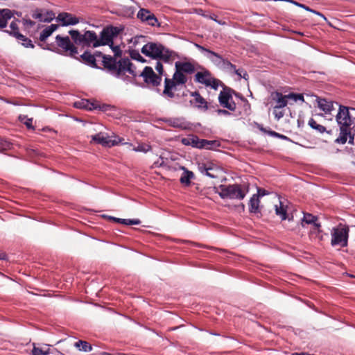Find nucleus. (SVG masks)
<instances>
[{
	"label": "nucleus",
	"instance_id": "obj_1",
	"mask_svg": "<svg viewBox=\"0 0 355 355\" xmlns=\"http://www.w3.org/2000/svg\"><path fill=\"white\" fill-rule=\"evenodd\" d=\"M103 62L105 69L108 73L124 81H130L129 76L126 75L127 72L133 77L137 76L135 67L128 58H121L119 61L112 57L105 58Z\"/></svg>",
	"mask_w": 355,
	"mask_h": 355
},
{
	"label": "nucleus",
	"instance_id": "obj_2",
	"mask_svg": "<svg viewBox=\"0 0 355 355\" xmlns=\"http://www.w3.org/2000/svg\"><path fill=\"white\" fill-rule=\"evenodd\" d=\"M218 189V194L222 198L243 200L249 192V184L220 185Z\"/></svg>",
	"mask_w": 355,
	"mask_h": 355
},
{
	"label": "nucleus",
	"instance_id": "obj_3",
	"mask_svg": "<svg viewBox=\"0 0 355 355\" xmlns=\"http://www.w3.org/2000/svg\"><path fill=\"white\" fill-rule=\"evenodd\" d=\"M141 53L146 56L164 61H168L171 57L169 51L166 50L163 45L155 42H148L145 44L141 49Z\"/></svg>",
	"mask_w": 355,
	"mask_h": 355
},
{
	"label": "nucleus",
	"instance_id": "obj_4",
	"mask_svg": "<svg viewBox=\"0 0 355 355\" xmlns=\"http://www.w3.org/2000/svg\"><path fill=\"white\" fill-rule=\"evenodd\" d=\"M349 229L347 225L340 223L331 231L332 246L346 247L348 243Z\"/></svg>",
	"mask_w": 355,
	"mask_h": 355
},
{
	"label": "nucleus",
	"instance_id": "obj_5",
	"mask_svg": "<svg viewBox=\"0 0 355 355\" xmlns=\"http://www.w3.org/2000/svg\"><path fill=\"white\" fill-rule=\"evenodd\" d=\"M354 116H355V108L339 105V110L336 116L339 127L351 128Z\"/></svg>",
	"mask_w": 355,
	"mask_h": 355
},
{
	"label": "nucleus",
	"instance_id": "obj_6",
	"mask_svg": "<svg viewBox=\"0 0 355 355\" xmlns=\"http://www.w3.org/2000/svg\"><path fill=\"white\" fill-rule=\"evenodd\" d=\"M200 66L194 60L179 61V85H183L188 81V76L191 75Z\"/></svg>",
	"mask_w": 355,
	"mask_h": 355
},
{
	"label": "nucleus",
	"instance_id": "obj_7",
	"mask_svg": "<svg viewBox=\"0 0 355 355\" xmlns=\"http://www.w3.org/2000/svg\"><path fill=\"white\" fill-rule=\"evenodd\" d=\"M92 141L97 144H101L105 147H112L116 146L119 144H128V143L123 142L124 139L119 137L116 135L109 137L107 134L99 132L92 136ZM129 145H131L129 144Z\"/></svg>",
	"mask_w": 355,
	"mask_h": 355
},
{
	"label": "nucleus",
	"instance_id": "obj_8",
	"mask_svg": "<svg viewBox=\"0 0 355 355\" xmlns=\"http://www.w3.org/2000/svg\"><path fill=\"white\" fill-rule=\"evenodd\" d=\"M195 81L215 90L218 89L219 86H223L222 82L214 78L207 69H203L202 71H198L195 74Z\"/></svg>",
	"mask_w": 355,
	"mask_h": 355
},
{
	"label": "nucleus",
	"instance_id": "obj_9",
	"mask_svg": "<svg viewBox=\"0 0 355 355\" xmlns=\"http://www.w3.org/2000/svg\"><path fill=\"white\" fill-rule=\"evenodd\" d=\"M121 30L113 26H108L104 28L100 34V39L98 42L94 44V47L99 46L109 45L112 44L115 37L118 36Z\"/></svg>",
	"mask_w": 355,
	"mask_h": 355
},
{
	"label": "nucleus",
	"instance_id": "obj_10",
	"mask_svg": "<svg viewBox=\"0 0 355 355\" xmlns=\"http://www.w3.org/2000/svg\"><path fill=\"white\" fill-rule=\"evenodd\" d=\"M55 42L58 47H60L64 53L67 55H69L72 58H76L78 54V49L71 42L68 36L62 37L58 35L55 37Z\"/></svg>",
	"mask_w": 355,
	"mask_h": 355
},
{
	"label": "nucleus",
	"instance_id": "obj_11",
	"mask_svg": "<svg viewBox=\"0 0 355 355\" xmlns=\"http://www.w3.org/2000/svg\"><path fill=\"white\" fill-rule=\"evenodd\" d=\"M232 92L233 91L230 88L224 87L218 96L220 105L230 111H234L236 107V105L232 98Z\"/></svg>",
	"mask_w": 355,
	"mask_h": 355
},
{
	"label": "nucleus",
	"instance_id": "obj_12",
	"mask_svg": "<svg viewBox=\"0 0 355 355\" xmlns=\"http://www.w3.org/2000/svg\"><path fill=\"white\" fill-rule=\"evenodd\" d=\"M19 23V20H13L10 24V29L3 30V31L17 38V40L23 41L22 44L25 47L33 48L34 45L32 43V41L19 33L18 26Z\"/></svg>",
	"mask_w": 355,
	"mask_h": 355
},
{
	"label": "nucleus",
	"instance_id": "obj_13",
	"mask_svg": "<svg viewBox=\"0 0 355 355\" xmlns=\"http://www.w3.org/2000/svg\"><path fill=\"white\" fill-rule=\"evenodd\" d=\"M144 78V80L148 85H151L153 87H156L160 85L162 81V77L157 75L152 67H146L143 71L139 75Z\"/></svg>",
	"mask_w": 355,
	"mask_h": 355
},
{
	"label": "nucleus",
	"instance_id": "obj_14",
	"mask_svg": "<svg viewBox=\"0 0 355 355\" xmlns=\"http://www.w3.org/2000/svg\"><path fill=\"white\" fill-rule=\"evenodd\" d=\"M182 143L185 146H191L198 148H209V146L213 141L205 139H199L197 136L189 135L186 138H182Z\"/></svg>",
	"mask_w": 355,
	"mask_h": 355
},
{
	"label": "nucleus",
	"instance_id": "obj_15",
	"mask_svg": "<svg viewBox=\"0 0 355 355\" xmlns=\"http://www.w3.org/2000/svg\"><path fill=\"white\" fill-rule=\"evenodd\" d=\"M175 66V72L173 76V79H169L168 78H165V85L164 89L163 91V94L168 98H173L174 96V94L172 92V88L175 86V84L178 83V62H175L174 64Z\"/></svg>",
	"mask_w": 355,
	"mask_h": 355
},
{
	"label": "nucleus",
	"instance_id": "obj_16",
	"mask_svg": "<svg viewBox=\"0 0 355 355\" xmlns=\"http://www.w3.org/2000/svg\"><path fill=\"white\" fill-rule=\"evenodd\" d=\"M271 99L275 102L274 108H284L288 103L289 98L287 95H283L281 92H272L270 95Z\"/></svg>",
	"mask_w": 355,
	"mask_h": 355
},
{
	"label": "nucleus",
	"instance_id": "obj_17",
	"mask_svg": "<svg viewBox=\"0 0 355 355\" xmlns=\"http://www.w3.org/2000/svg\"><path fill=\"white\" fill-rule=\"evenodd\" d=\"M191 96L193 99L190 100V103L196 107L204 111L208 109L207 102L198 92H191Z\"/></svg>",
	"mask_w": 355,
	"mask_h": 355
},
{
	"label": "nucleus",
	"instance_id": "obj_18",
	"mask_svg": "<svg viewBox=\"0 0 355 355\" xmlns=\"http://www.w3.org/2000/svg\"><path fill=\"white\" fill-rule=\"evenodd\" d=\"M58 19L62 22V26L76 25L79 23V19L71 13L61 12L58 16Z\"/></svg>",
	"mask_w": 355,
	"mask_h": 355
},
{
	"label": "nucleus",
	"instance_id": "obj_19",
	"mask_svg": "<svg viewBox=\"0 0 355 355\" xmlns=\"http://www.w3.org/2000/svg\"><path fill=\"white\" fill-rule=\"evenodd\" d=\"M287 201H282L279 198V204L275 205V214L283 220L287 218Z\"/></svg>",
	"mask_w": 355,
	"mask_h": 355
},
{
	"label": "nucleus",
	"instance_id": "obj_20",
	"mask_svg": "<svg viewBox=\"0 0 355 355\" xmlns=\"http://www.w3.org/2000/svg\"><path fill=\"white\" fill-rule=\"evenodd\" d=\"M13 17L12 10L8 8L0 9V29L7 26L8 21Z\"/></svg>",
	"mask_w": 355,
	"mask_h": 355
},
{
	"label": "nucleus",
	"instance_id": "obj_21",
	"mask_svg": "<svg viewBox=\"0 0 355 355\" xmlns=\"http://www.w3.org/2000/svg\"><path fill=\"white\" fill-rule=\"evenodd\" d=\"M32 17L38 19L40 21L50 22L55 18V14L51 11L45 12L37 11L32 15Z\"/></svg>",
	"mask_w": 355,
	"mask_h": 355
},
{
	"label": "nucleus",
	"instance_id": "obj_22",
	"mask_svg": "<svg viewBox=\"0 0 355 355\" xmlns=\"http://www.w3.org/2000/svg\"><path fill=\"white\" fill-rule=\"evenodd\" d=\"M83 35V45L92 46L98 42V37L94 31H87Z\"/></svg>",
	"mask_w": 355,
	"mask_h": 355
},
{
	"label": "nucleus",
	"instance_id": "obj_23",
	"mask_svg": "<svg viewBox=\"0 0 355 355\" xmlns=\"http://www.w3.org/2000/svg\"><path fill=\"white\" fill-rule=\"evenodd\" d=\"M304 223L311 224L314 226L315 229L320 232L321 224L318 222V217L309 213H304V216L302 221V226Z\"/></svg>",
	"mask_w": 355,
	"mask_h": 355
},
{
	"label": "nucleus",
	"instance_id": "obj_24",
	"mask_svg": "<svg viewBox=\"0 0 355 355\" xmlns=\"http://www.w3.org/2000/svg\"><path fill=\"white\" fill-rule=\"evenodd\" d=\"M83 62L92 67L101 68L97 65V60H96L95 55L92 54L90 52L86 51L83 55H80Z\"/></svg>",
	"mask_w": 355,
	"mask_h": 355
},
{
	"label": "nucleus",
	"instance_id": "obj_25",
	"mask_svg": "<svg viewBox=\"0 0 355 355\" xmlns=\"http://www.w3.org/2000/svg\"><path fill=\"white\" fill-rule=\"evenodd\" d=\"M179 169L183 171V173L180 177V182L186 186L189 185L191 180L194 178V174L192 171L187 170L184 166L179 167Z\"/></svg>",
	"mask_w": 355,
	"mask_h": 355
},
{
	"label": "nucleus",
	"instance_id": "obj_26",
	"mask_svg": "<svg viewBox=\"0 0 355 355\" xmlns=\"http://www.w3.org/2000/svg\"><path fill=\"white\" fill-rule=\"evenodd\" d=\"M318 107L324 112L326 114L331 113V112L334 110V103L332 101H327L324 98H318Z\"/></svg>",
	"mask_w": 355,
	"mask_h": 355
},
{
	"label": "nucleus",
	"instance_id": "obj_27",
	"mask_svg": "<svg viewBox=\"0 0 355 355\" xmlns=\"http://www.w3.org/2000/svg\"><path fill=\"white\" fill-rule=\"evenodd\" d=\"M159 125L162 126V128L168 130L170 128H177L178 121L175 119L171 118H161L157 120Z\"/></svg>",
	"mask_w": 355,
	"mask_h": 355
},
{
	"label": "nucleus",
	"instance_id": "obj_28",
	"mask_svg": "<svg viewBox=\"0 0 355 355\" xmlns=\"http://www.w3.org/2000/svg\"><path fill=\"white\" fill-rule=\"evenodd\" d=\"M351 135V128L340 127V135L336 139V143L344 144L347 142L348 136Z\"/></svg>",
	"mask_w": 355,
	"mask_h": 355
},
{
	"label": "nucleus",
	"instance_id": "obj_29",
	"mask_svg": "<svg viewBox=\"0 0 355 355\" xmlns=\"http://www.w3.org/2000/svg\"><path fill=\"white\" fill-rule=\"evenodd\" d=\"M206 57L215 65L220 67H221V66L223 64L225 60L223 58V57L220 55L218 53L213 51L209 52V55H206Z\"/></svg>",
	"mask_w": 355,
	"mask_h": 355
},
{
	"label": "nucleus",
	"instance_id": "obj_30",
	"mask_svg": "<svg viewBox=\"0 0 355 355\" xmlns=\"http://www.w3.org/2000/svg\"><path fill=\"white\" fill-rule=\"evenodd\" d=\"M58 26L56 24H51L46 27L40 33V40L44 42L58 28Z\"/></svg>",
	"mask_w": 355,
	"mask_h": 355
},
{
	"label": "nucleus",
	"instance_id": "obj_31",
	"mask_svg": "<svg viewBox=\"0 0 355 355\" xmlns=\"http://www.w3.org/2000/svg\"><path fill=\"white\" fill-rule=\"evenodd\" d=\"M259 198H258V196L253 195L250 200L249 203V211L250 213L257 214L259 212Z\"/></svg>",
	"mask_w": 355,
	"mask_h": 355
},
{
	"label": "nucleus",
	"instance_id": "obj_32",
	"mask_svg": "<svg viewBox=\"0 0 355 355\" xmlns=\"http://www.w3.org/2000/svg\"><path fill=\"white\" fill-rule=\"evenodd\" d=\"M109 220L115 221L119 223L125 224L127 225H139L140 224L141 221L139 219H122V218H118L113 216H108Z\"/></svg>",
	"mask_w": 355,
	"mask_h": 355
},
{
	"label": "nucleus",
	"instance_id": "obj_33",
	"mask_svg": "<svg viewBox=\"0 0 355 355\" xmlns=\"http://www.w3.org/2000/svg\"><path fill=\"white\" fill-rule=\"evenodd\" d=\"M69 33L75 44H83V35L80 34L78 31L71 30Z\"/></svg>",
	"mask_w": 355,
	"mask_h": 355
},
{
	"label": "nucleus",
	"instance_id": "obj_34",
	"mask_svg": "<svg viewBox=\"0 0 355 355\" xmlns=\"http://www.w3.org/2000/svg\"><path fill=\"white\" fill-rule=\"evenodd\" d=\"M50 354V349L49 345L44 347H37L34 345L32 354L33 355H49Z\"/></svg>",
	"mask_w": 355,
	"mask_h": 355
},
{
	"label": "nucleus",
	"instance_id": "obj_35",
	"mask_svg": "<svg viewBox=\"0 0 355 355\" xmlns=\"http://www.w3.org/2000/svg\"><path fill=\"white\" fill-rule=\"evenodd\" d=\"M74 346L83 352H87L92 350V346L89 343L84 340H78L76 342Z\"/></svg>",
	"mask_w": 355,
	"mask_h": 355
},
{
	"label": "nucleus",
	"instance_id": "obj_36",
	"mask_svg": "<svg viewBox=\"0 0 355 355\" xmlns=\"http://www.w3.org/2000/svg\"><path fill=\"white\" fill-rule=\"evenodd\" d=\"M74 106L77 108L92 110L94 107V105L90 103L87 100H82L80 101H77L74 103Z\"/></svg>",
	"mask_w": 355,
	"mask_h": 355
},
{
	"label": "nucleus",
	"instance_id": "obj_37",
	"mask_svg": "<svg viewBox=\"0 0 355 355\" xmlns=\"http://www.w3.org/2000/svg\"><path fill=\"white\" fill-rule=\"evenodd\" d=\"M151 12L147 9L141 8L139 10L137 13V17L141 19V21L144 22H146L148 19V17H150Z\"/></svg>",
	"mask_w": 355,
	"mask_h": 355
},
{
	"label": "nucleus",
	"instance_id": "obj_38",
	"mask_svg": "<svg viewBox=\"0 0 355 355\" xmlns=\"http://www.w3.org/2000/svg\"><path fill=\"white\" fill-rule=\"evenodd\" d=\"M308 123L310 125V127H311L313 129L316 130L320 133H323L326 131L325 127H324L322 125L318 124L317 122L313 119H310Z\"/></svg>",
	"mask_w": 355,
	"mask_h": 355
},
{
	"label": "nucleus",
	"instance_id": "obj_39",
	"mask_svg": "<svg viewBox=\"0 0 355 355\" xmlns=\"http://www.w3.org/2000/svg\"><path fill=\"white\" fill-rule=\"evenodd\" d=\"M19 119L21 122L24 123V124L28 129H34V128L33 126V119L32 118H28L27 116H25V115H19Z\"/></svg>",
	"mask_w": 355,
	"mask_h": 355
},
{
	"label": "nucleus",
	"instance_id": "obj_40",
	"mask_svg": "<svg viewBox=\"0 0 355 355\" xmlns=\"http://www.w3.org/2000/svg\"><path fill=\"white\" fill-rule=\"evenodd\" d=\"M151 150V146L147 144H140L133 148L136 152L147 153Z\"/></svg>",
	"mask_w": 355,
	"mask_h": 355
},
{
	"label": "nucleus",
	"instance_id": "obj_41",
	"mask_svg": "<svg viewBox=\"0 0 355 355\" xmlns=\"http://www.w3.org/2000/svg\"><path fill=\"white\" fill-rule=\"evenodd\" d=\"M11 143L0 137V153L4 152L11 148Z\"/></svg>",
	"mask_w": 355,
	"mask_h": 355
},
{
	"label": "nucleus",
	"instance_id": "obj_42",
	"mask_svg": "<svg viewBox=\"0 0 355 355\" xmlns=\"http://www.w3.org/2000/svg\"><path fill=\"white\" fill-rule=\"evenodd\" d=\"M114 53V57L116 60V58H119L122 55V51L119 46H114V42L108 45Z\"/></svg>",
	"mask_w": 355,
	"mask_h": 355
},
{
	"label": "nucleus",
	"instance_id": "obj_43",
	"mask_svg": "<svg viewBox=\"0 0 355 355\" xmlns=\"http://www.w3.org/2000/svg\"><path fill=\"white\" fill-rule=\"evenodd\" d=\"M147 21L146 22L147 24L152 26H159L160 24L158 22V20L155 15L151 12L150 16L148 17Z\"/></svg>",
	"mask_w": 355,
	"mask_h": 355
},
{
	"label": "nucleus",
	"instance_id": "obj_44",
	"mask_svg": "<svg viewBox=\"0 0 355 355\" xmlns=\"http://www.w3.org/2000/svg\"><path fill=\"white\" fill-rule=\"evenodd\" d=\"M284 1H285L291 2V3H292L295 4V5H296V6H298V7H300V8H302L305 9L306 10H308V11H310V12H314V13H315V14H317V15H318L323 16V15H322V14H320V12H316V11H315V10H313L311 9L310 8L307 7L306 6H305V5H304V4H302V3H300L296 2V1H293V0H284Z\"/></svg>",
	"mask_w": 355,
	"mask_h": 355
},
{
	"label": "nucleus",
	"instance_id": "obj_45",
	"mask_svg": "<svg viewBox=\"0 0 355 355\" xmlns=\"http://www.w3.org/2000/svg\"><path fill=\"white\" fill-rule=\"evenodd\" d=\"M130 57L132 59L138 60L139 62H145L144 58L140 55L139 51L136 50H132L130 53Z\"/></svg>",
	"mask_w": 355,
	"mask_h": 355
},
{
	"label": "nucleus",
	"instance_id": "obj_46",
	"mask_svg": "<svg viewBox=\"0 0 355 355\" xmlns=\"http://www.w3.org/2000/svg\"><path fill=\"white\" fill-rule=\"evenodd\" d=\"M288 97L289 98V100H292L294 102H297L298 101H304V96L302 94H300L291 93L288 94Z\"/></svg>",
	"mask_w": 355,
	"mask_h": 355
},
{
	"label": "nucleus",
	"instance_id": "obj_47",
	"mask_svg": "<svg viewBox=\"0 0 355 355\" xmlns=\"http://www.w3.org/2000/svg\"><path fill=\"white\" fill-rule=\"evenodd\" d=\"M282 108H274L273 107V114L275 116V118L277 120H279L282 119L284 115V112L281 110Z\"/></svg>",
	"mask_w": 355,
	"mask_h": 355
},
{
	"label": "nucleus",
	"instance_id": "obj_48",
	"mask_svg": "<svg viewBox=\"0 0 355 355\" xmlns=\"http://www.w3.org/2000/svg\"><path fill=\"white\" fill-rule=\"evenodd\" d=\"M93 55H95L96 60H97L98 58H101V64L103 66L104 69H105V64H104L103 61L105 60V58L112 57L111 55L103 54L100 51H96L94 53V54H93Z\"/></svg>",
	"mask_w": 355,
	"mask_h": 355
},
{
	"label": "nucleus",
	"instance_id": "obj_49",
	"mask_svg": "<svg viewBox=\"0 0 355 355\" xmlns=\"http://www.w3.org/2000/svg\"><path fill=\"white\" fill-rule=\"evenodd\" d=\"M221 67L233 71L234 69H235L236 66L234 64H232L229 60L225 59V62H224L223 64L221 66Z\"/></svg>",
	"mask_w": 355,
	"mask_h": 355
},
{
	"label": "nucleus",
	"instance_id": "obj_50",
	"mask_svg": "<svg viewBox=\"0 0 355 355\" xmlns=\"http://www.w3.org/2000/svg\"><path fill=\"white\" fill-rule=\"evenodd\" d=\"M194 46L199 50L202 53L205 54V55L206 56V55H209V52H211V51L197 44V43H195L194 44Z\"/></svg>",
	"mask_w": 355,
	"mask_h": 355
},
{
	"label": "nucleus",
	"instance_id": "obj_51",
	"mask_svg": "<svg viewBox=\"0 0 355 355\" xmlns=\"http://www.w3.org/2000/svg\"><path fill=\"white\" fill-rule=\"evenodd\" d=\"M194 46L199 50L202 53L205 54V55L206 56V55H209V52H211V51L197 44V43H195L194 44Z\"/></svg>",
	"mask_w": 355,
	"mask_h": 355
},
{
	"label": "nucleus",
	"instance_id": "obj_52",
	"mask_svg": "<svg viewBox=\"0 0 355 355\" xmlns=\"http://www.w3.org/2000/svg\"><path fill=\"white\" fill-rule=\"evenodd\" d=\"M205 173L207 176L212 178H216L218 176L212 168H205Z\"/></svg>",
	"mask_w": 355,
	"mask_h": 355
},
{
	"label": "nucleus",
	"instance_id": "obj_53",
	"mask_svg": "<svg viewBox=\"0 0 355 355\" xmlns=\"http://www.w3.org/2000/svg\"><path fill=\"white\" fill-rule=\"evenodd\" d=\"M270 135L273 136V137H277V138H280V139H284V140H288V141L290 140V139L288 137H286L285 135H281V134H279L278 132H276L275 131H270Z\"/></svg>",
	"mask_w": 355,
	"mask_h": 355
},
{
	"label": "nucleus",
	"instance_id": "obj_54",
	"mask_svg": "<svg viewBox=\"0 0 355 355\" xmlns=\"http://www.w3.org/2000/svg\"><path fill=\"white\" fill-rule=\"evenodd\" d=\"M230 110H222V109H218L216 110V112L218 115H225V116H230L231 113L230 112Z\"/></svg>",
	"mask_w": 355,
	"mask_h": 355
},
{
	"label": "nucleus",
	"instance_id": "obj_55",
	"mask_svg": "<svg viewBox=\"0 0 355 355\" xmlns=\"http://www.w3.org/2000/svg\"><path fill=\"white\" fill-rule=\"evenodd\" d=\"M155 69L157 71V72L161 75L163 73V65L162 64L159 62V61H157L156 62V65H155Z\"/></svg>",
	"mask_w": 355,
	"mask_h": 355
},
{
	"label": "nucleus",
	"instance_id": "obj_56",
	"mask_svg": "<svg viewBox=\"0 0 355 355\" xmlns=\"http://www.w3.org/2000/svg\"><path fill=\"white\" fill-rule=\"evenodd\" d=\"M268 194V192L267 191H266L265 189L258 188L257 189V194H256V195L258 196V198H259V197H262V196H264Z\"/></svg>",
	"mask_w": 355,
	"mask_h": 355
},
{
	"label": "nucleus",
	"instance_id": "obj_57",
	"mask_svg": "<svg viewBox=\"0 0 355 355\" xmlns=\"http://www.w3.org/2000/svg\"><path fill=\"white\" fill-rule=\"evenodd\" d=\"M24 24L29 27H33L35 25V22L31 19H24Z\"/></svg>",
	"mask_w": 355,
	"mask_h": 355
},
{
	"label": "nucleus",
	"instance_id": "obj_58",
	"mask_svg": "<svg viewBox=\"0 0 355 355\" xmlns=\"http://www.w3.org/2000/svg\"><path fill=\"white\" fill-rule=\"evenodd\" d=\"M234 71V73L239 76L240 78L242 76V73L243 72V70H240V69H236V68L235 67V69L233 70Z\"/></svg>",
	"mask_w": 355,
	"mask_h": 355
},
{
	"label": "nucleus",
	"instance_id": "obj_59",
	"mask_svg": "<svg viewBox=\"0 0 355 355\" xmlns=\"http://www.w3.org/2000/svg\"><path fill=\"white\" fill-rule=\"evenodd\" d=\"M6 259V254L4 252L0 251V260H4Z\"/></svg>",
	"mask_w": 355,
	"mask_h": 355
},
{
	"label": "nucleus",
	"instance_id": "obj_60",
	"mask_svg": "<svg viewBox=\"0 0 355 355\" xmlns=\"http://www.w3.org/2000/svg\"><path fill=\"white\" fill-rule=\"evenodd\" d=\"M248 74L247 73L246 71H244L242 73V76L241 78H243L245 79H248Z\"/></svg>",
	"mask_w": 355,
	"mask_h": 355
},
{
	"label": "nucleus",
	"instance_id": "obj_61",
	"mask_svg": "<svg viewBox=\"0 0 355 355\" xmlns=\"http://www.w3.org/2000/svg\"><path fill=\"white\" fill-rule=\"evenodd\" d=\"M209 18L212 20H214L215 21H216L217 23H218L219 24H221V22L219 21H217L216 19L215 18V15L214 16H210Z\"/></svg>",
	"mask_w": 355,
	"mask_h": 355
},
{
	"label": "nucleus",
	"instance_id": "obj_62",
	"mask_svg": "<svg viewBox=\"0 0 355 355\" xmlns=\"http://www.w3.org/2000/svg\"><path fill=\"white\" fill-rule=\"evenodd\" d=\"M353 141H354V137H350L349 140V144H353Z\"/></svg>",
	"mask_w": 355,
	"mask_h": 355
},
{
	"label": "nucleus",
	"instance_id": "obj_63",
	"mask_svg": "<svg viewBox=\"0 0 355 355\" xmlns=\"http://www.w3.org/2000/svg\"><path fill=\"white\" fill-rule=\"evenodd\" d=\"M139 37H141V38H144L145 37H144V36L141 35Z\"/></svg>",
	"mask_w": 355,
	"mask_h": 355
}]
</instances>
